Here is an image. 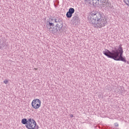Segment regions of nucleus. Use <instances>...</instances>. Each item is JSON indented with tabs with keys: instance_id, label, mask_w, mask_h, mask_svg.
<instances>
[{
	"instance_id": "f257e3e1",
	"label": "nucleus",
	"mask_w": 129,
	"mask_h": 129,
	"mask_svg": "<svg viewBox=\"0 0 129 129\" xmlns=\"http://www.w3.org/2000/svg\"><path fill=\"white\" fill-rule=\"evenodd\" d=\"M89 20H90V23L95 25L96 28H102L104 27L107 23L106 19L101 16V13L97 11H93L92 12L89 16Z\"/></svg>"
},
{
	"instance_id": "f03ea898",
	"label": "nucleus",
	"mask_w": 129,
	"mask_h": 129,
	"mask_svg": "<svg viewBox=\"0 0 129 129\" xmlns=\"http://www.w3.org/2000/svg\"><path fill=\"white\" fill-rule=\"evenodd\" d=\"M103 54L108 58L113 59L115 61H122V62H125V63L126 62L125 58L122 57L123 49L121 47V45H119L118 49H113L111 51L106 49L103 51Z\"/></svg>"
},
{
	"instance_id": "7ed1b4c3",
	"label": "nucleus",
	"mask_w": 129,
	"mask_h": 129,
	"mask_svg": "<svg viewBox=\"0 0 129 129\" xmlns=\"http://www.w3.org/2000/svg\"><path fill=\"white\" fill-rule=\"evenodd\" d=\"M53 21L55 26L63 30L62 29L63 28V19L62 18L57 17L54 19V20H53Z\"/></svg>"
},
{
	"instance_id": "20e7f679",
	"label": "nucleus",
	"mask_w": 129,
	"mask_h": 129,
	"mask_svg": "<svg viewBox=\"0 0 129 129\" xmlns=\"http://www.w3.org/2000/svg\"><path fill=\"white\" fill-rule=\"evenodd\" d=\"M37 123L36 121L32 118L28 119V122L26 125V128L28 129H35Z\"/></svg>"
},
{
	"instance_id": "39448f33",
	"label": "nucleus",
	"mask_w": 129,
	"mask_h": 129,
	"mask_svg": "<svg viewBox=\"0 0 129 129\" xmlns=\"http://www.w3.org/2000/svg\"><path fill=\"white\" fill-rule=\"evenodd\" d=\"M31 105L35 109H38L41 106V100L39 99H34L32 102Z\"/></svg>"
},
{
	"instance_id": "423d86ee",
	"label": "nucleus",
	"mask_w": 129,
	"mask_h": 129,
	"mask_svg": "<svg viewBox=\"0 0 129 129\" xmlns=\"http://www.w3.org/2000/svg\"><path fill=\"white\" fill-rule=\"evenodd\" d=\"M62 31V29H60V28H59V27H57L55 25L54 27L50 29L49 32L54 35H56V34H58V33L60 34V33H61Z\"/></svg>"
},
{
	"instance_id": "0eeeda50",
	"label": "nucleus",
	"mask_w": 129,
	"mask_h": 129,
	"mask_svg": "<svg viewBox=\"0 0 129 129\" xmlns=\"http://www.w3.org/2000/svg\"><path fill=\"white\" fill-rule=\"evenodd\" d=\"M53 20L54 19L50 18L49 21H48L46 23V28L48 31H50V30L54 27V25H55V23H54V20Z\"/></svg>"
},
{
	"instance_id": "6e6552de",
	"label": "nucleus",
	"mask_w": 129,
	"mask_h": 129,
	"mask_svg": "<svg viewBox=\"0 0 129 129\" xmlns=\"http://www.w3.org/2000/svg\"><path fill=\"white\" fill-rule=\"evenodd\" d=\"M104 0H85V2H86V4H89V5H92L94 7L96 6H98L99 5V2H103Z\"/></svg>"
},
{
	"instance_id": "1a4fd4ad",
	"label": "nucleus",
	"mask_w": 129,
	"mask_h": 129,
	"mask_svg": "<svg viewBox=\"0 0 129 129\" xmlns=\"http://www.w3.org/2000/svg\"><path fill=\"white\" fill-rule=\"evenodd\" d=\"M72 24L73 25H78L79 23H80V19H79V17L78 16H74L71 20Z\"/></svg>"
},
{
	"instance_id": "9d476101",
	"label": "nucleus",
	"mask_w": 129,
	"mask_h": 129,
	"mask_svg": "<svg viewBox=\"0 0 129 129\" xmlns=\"http://www.w3.org/2000/svg\"><path fill=\"white\" fill-rule=\"evenodd\" d=\"M102 4H105L106 8H110V3L108 2V0H103V1H100Z\"/></svg>"
},
{
	"instance_id": "9b49d317",
	"label": "nucleus",
	"mask_w": 129,
	"mask_h": 129,
	"mask_svg": "<svg viewBox=\"0 0 129 129\" xmlns=\"http://www.w3.org/2000/svg\"><path fill=\"white\" fill-rule=\"evenodd\" d=\"M28 122H29V119H28L27 120V118H23L21 120V123L23 124H25V126H26Z\"/></svg>"
},
{
	"instance_id": "f8f14e48",
	"label": "nucleus",
	"mask_w": 129,
	"mask_h": 129,
	"mask_svg": "<svg viewBox=\"0 0 129 129\" xmlns=\"http://www.w3.org/2000/svg\"><path fill=\"white\" fill-rule=\"evenodd\" d=\"M68 12L73 15V14H74L75 12V9H74V8H70Z\"/></svg>"
},
{
	"instance_id": "ddd939ff",
	"label": "nucleus",
	"mask_w": 129,
	"mask_h": 129,
	"mask_svg": "<svg viewBox=\"0 0 129 129\" xmlns=\"http://www.w3.org/2000/svg\"><path fill=\"white\" fill-rule=\"evenodd\" d=\"M72 15H73V14L72 13H70V12H69V11L66 14V16L69 19L71 18L72 17Z\"/></svg>"
},
{
	"instance_id": "4468645a",
	"label": "nucleus",
	"mask_w": 129,
	"mask_h": 129,
	"mask_svg": "<svg viewBox=\"0 0 129 129\" xmlns=\"http://www.w3.org/2000/svg\"><path fill=\"white\" fill-rule=\"evenodd\" d=\"M5 42H4V41L0 39V49L1 48H3L5 46Z\"/></svg>"
},
{
	"instance_id": "2eb2a0df",
	"label": "nucleus",
	"mask_w": 129,
	"mask_h": 129,
	"mask_svg": "<svg viewBox=\"0 0 129 129\" xmlns=\"http://www.w3.org/2000/svg\"><path fill=\"white\" fill-rule=\"evenodd\" d=\"M123 1L127 6H129V0H123Z\"/></svg>"
},
{
	"instance_id": "dca6fc26",
	"label": "nucleus",
	"mask_w": 129,
	"mask_h": 129,
	"mask_svg": "<svg viewBox=\"0 0 129 129\" xmlns=\"http://www.w3.org/2000/svg\"><path fill=\"white\" fill-rule=\"evenodd\" d=\"M101 7L102 8H106V7L105 6V4L104 3H102V4H101Z\"/></svg>"
},
{
	"instance_id": "f3484780",
	"label": "nucleus",
	"mask_w": 129,
	"mask_h": 129,
	"mask_svg": "<svg viewBox=\"0 0 129 129\" xmlns=\"http://www.w3.org/2000/svg\"><path fill=\"white\" fill-rule=\"evenodd\" d=\"M35 129H39V126L37 125V124H35Z\"/></svg>"
},
{
	"instance_id": "a211bd4d",
	"label": "nucleus",
	"mask_w": 129,
	"mask_h": 129,
	"mask_svg": "<svg viewBox=\"0 0 129 129\" xmlns=\"http://www.w3.org/2000/svg\"><path fill=\"white\" fill-rule=\"evenodd\" d=\"M114 124L115 126H118V123H115Z\"/></svg>"
},
{
	"instance_id": "6ab92c4d",
	"label": "nucleus",
	"mask_w": 129,
	"mask_h": 129,
	"mask_svg": "<svg viewBox=\"0 0 129 129\" xmlns=\"http://www.w3.org/2000/svg\"><path fill=\"white\" fill-rule=\"evenodd\" d=\"M8 80H6L4 81V83H5V84H8Z\"/></svg>"
},
{
	"instance_id": "aec40b11",
	"label": "nucleus",
	"mask_w": 129,
	"mask_h": 129,
	"mask_svg": "<svg viewBox=\"0 0 129 129\" xmlns=\"http://www.w3.org/2000/svg\"><path fill=\"white\" fill-rule=\"evenodd\" d=\"M70 116H71V117H73V114H71Z\"/></svg>"
},
{
	"instance_id": "412c9836",
	"label": "nucleus",
	"mask_w": 129,
	"mask_h": 129,
	"mask_svg": "<svg viewBox=\"0 0 129 129\" xmlns=\"http://www.w3.org/2000/svg\"><path fill=\"white\" fill-rule=\"evenodd\" d=\"M54 7H55V8H56V5H55V4H54Z\"/></svg>"
}]
</instances>
